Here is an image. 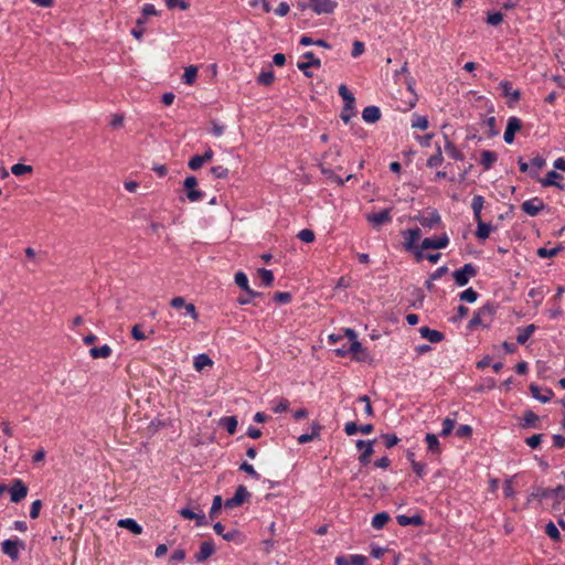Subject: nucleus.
Masks as SVG:
<instances>
[{
	"mask_svg": "<svg viewBox=\"0 0 565 565\" xmlns=\"http://www.w3.org/2000/svg\"><path fill=\"white\" fill-rule=\"evenodd\" d=\"M524 426H534V424L539 420V416L532 412V411H526L524 413Z\"/></svg>",
	"mask_w": 565,
	"mask_h": 565,
	"instance_id": "58",
	"label": "nucleus"
},
{
	"mask_svg": "<svg viewBox=\"0 0 565 565\" xmlns=\"http://www.w3.org/2000/svg\"><path fill=\"white\" fill-rule=\"evenodd\" d=\"M494 311L495 310L492 303L488 302L483 305L477 311L473 312V316L468 323V328L475 329L479 326L488 327L492 321Z\"/></svg>",
	"mask_w": 565,
	"mask_h": 565,
	"instance_id": "2",
	"label": "nucleus"
},
{
	"mask_svg": "<svg viewBox=\"0 0 565 565\" xmlns=\"http://www.w3.org/2000/svg\"><path fill=\"white\" fill-rule=\"evenodd\" d=\"M309 7L317 14L332 13L337 7V2L332 0H309Z\"/></svg>",
	"mask_w": 565,
	"mask_h": 565,
	"instance_id": "12",
	"label": "nucleus"
},
{
	"mask_svg": "<svg viewBox=\"0 0 565 565\" xmlns=\"http://www.w3.org/2000/svg\"><path fill=\"white\" fill-rule=\"evenodd\" d=\"M543 435L542 434H535L529 438L525 439V443L531 448H536L542 443Z\"/></svg>",
	"mask_w": 565,
	"mask_h": 565,
	"instance_id": "63",
	"label": "nucleus"
},
{
	"mask_svg": "<svg viewBox=\"0 0 565 565\" xmlns=\"http://www.w3.org/2000/svg\"><path fill=\"white\" fill-rule=\"evenodd\" d=\"M222 537L227 542H236L238 544L243 543V535L238 530H232L224 534H222Z\"/></svg>",
	"mask_w": 565,
	"mask_h": 565,
	"instance_id": "38",
	"label": "nucleus"
},
{
	"mask_svg": "<svg viewBox=\"0 0 565 565\" xmlns=\"http://www.w3.org/2000/svg\"><path fill=\"white\" fill-rule=\"evenodd\" d=\"M367 222H370L374 227H380L383 224L390 223L392 221L391 209H384L379 213L366 215Z\"/></svg>",
	"mask_w": 565,
	"mask_h": 565,
	"instance_id": "13",
	"label": "nucleus"
},
{
	"mask_svg": "<svg viewBox=\"0 0 565 565\" xmlns=\"http://www.w3.org/2000/svg\"><path fill=\"white\" fill-rule=\"evenodd\" d=\"M478 270L475 265L471 263L465 264L460 269H457L452 273L455 282L463 287L469 282V279L477 276Z\"/></svg>",
	"mask_w": 565,
	"mask_h": 565,
	"instance_id": "3",
	"label": "nucleus"
},
{
	"mask_svg": "<svg viewBox=\"0 0 565 565\" xmlns=\"http://www.w3.org/2000/svg\"><path fill=\"white\" fill-rule=\"evenodd\" d=\"M563 179V175L556 171H550L546 173L545 178L539 179V182L542 184V186H555L559 190L565 189V184L559 182V180Z\"/></svg>",
	"mask_w": 565,
	"mask_h": 565,
	"instance_id": "14",
	"label": "nucleus"
},
{
	"mask_svg": "<svg viewBox=\"0 0 565 565\" xmlns=\"http://www.w3.org/2000/svg\"><path fill=\"white\" fill-rule=\"evenodd\" d=\"M180 515L188 520H195L198 526H203L207 524L205 514H199L193 512L188 508H183L179 511Z\"/></svg>",
	"mask_w": 565,
	"mask_h": 565,
	"instance_id": "22",
	"label": "nucleus"
},
{
	"mask_svg": "<svg viewBox=\"0 0 565 565\" xmlns=\"http://www.w3.org/2000/svg\"><path fill=\"white\" fill-rule=\"evenodd\" d=\"M449 244V237L446 233L438 237H426L422 241V249H443Z\"/></svg>",
	"mask_w": 565,
	"mask_h": 565,
	"instance_id": "5",
	"label": "nucleus"
},
{
	"mask_svg": "<svg viewBox=\"0 0 565 565\" xmlns=\"http://www.w3.org/2000/svg\"><path fill=\"white\" fill-rule=\"evenodd\" d=\"M546 534L553 540H559L561 533L553 522H550L545 527Z\"/></svg>",
	"mask_w": 565,
	"mask_h": 565,
	"instance_id": "55",
	"label": "nucleus"
},
{
	"mask_svg": "<svg viewBox=\"0 0 565 565\" xmlns=\"http://www.w3.org/2000/svg\"><path fill=\"white\" fill-rule=\"evenodd\" d=\"M33 168L31 166L22 164V163H15L11 167V172L17 175H23L25 173H31Z\"/></svg>",
	"mask_w": 565,
	"mask_h": 565,
	"instance_id": "42",
	"label": "nucleus"
},
{
	"mask_svg": "<svg viewBox=\"0 0 565 565\" xmlns=\"http://www.w3.org/2000/svg\"><path fill=\"white\" fill-rule=\"evenodd\" d=\"M419 333L422 338L428 340L430 343H439L445 338L443 332L430 329L429 327H422L419 329Z\"/></svg>",
	"mask_w": 565,
	"mask_h": 565,
	"instance_id": "17",
	"label": "nucleus"
},
{
	"mask_svg": "<svg viewBox=\"0 0 565 565\" xmlns=\"http://www.w3.org/2000/svg\"><path fill=\"white\" fill-rule=\"evenodd\" d=\"M491 225L488 224V223H484V222H479V225L477 226V232H476V236L479 238V239H487L491 233Z\"/></svg>",
	"mask_w": 565,
	"mask_h": 565,
	"instance_id": "36",
	"label": "nucleus"
},
{
	"mask_svg": "<svg viewBox=\"0 0 565 565\" xmlns=\"http://www.w3.org/2000/svg\"><path fill=\"white\" fill-rule=\"evenodd\" d=\"M374 452L373 445H367V447L362 450L361 455L359 456V461L362 466H366L370 462L371 456Z\"/></svg>",
	"mask_w": 565,
	"mask_h": 565,
	"instance_id": "45",
	"label": "nucleus"
},
{
	"mask_svg": "<svg viewBox=\"0 0 565 565\" xmlns=\"http://www.w3.org/2000/svg\"><path fill=\"white\" fill-rule=\"evenodd\" d=\"M212 364L213 361L205 353L198 354L193 361V366L199 372L202 371L205 366H212Z\"/></svg>",
	"mask_w": 565,
	"mask_h": 565,
	"instance_id": "28",
	"label": "nucleus"
},
{
	"mask_svg": "<svg viewBox=\"0 0 565 565\" xmlns=\"http://www.w3.org/2000/svg\"><path fill=\"white\" fill-rule=\"evenodd\" d=\"M443 161H444V157L441 153V149H440V147H437L436 153L428 158L427 167H429V168L438 167L443 163Z\"/></svg>",
	"mask_w": 565,
	"mask_h": 565,
	"instance_id": "40",
	"label": "nucleus"
},
{
	"mask_svg": "<svg viewBox=\"0 0 565 565\" xmlns=\"http://www.w3.org/2000/svg\"><path fill=\"white\" fill-rule=\"evenodd\" d=\"M273 299L279 303H288L291 300L290 292L277 291L274 294Z\"/></svg>",
	"mask_w": 565,
	"mask_h": 565,
	"instance_id": "59",
	"label": "nucleus"
},
{
	"mask_svg": "<svg viewBox=\"0 0 565 565\" xmlns=\"http://www.w3.org/2000/svg\"><path fill=\"white\" fill-rule=\"evenodd\" d=\"M561 250H562V247H554L551 249L541 247L537 249V256H540L542 258H551V257L556 256Z\"/></svg>",
	"mask_w": 565,
	"mask_h": 565,
	"instance_id": "47",
	"label": "nucleus"
},
{
	"mask_svg": "<svg viewBox=\"0 0 565 565\" xmlns=\"http://www.w3.org/2000/svg\"><path fill=\"white\" fill-rule=\"evenodd\" d=\"M274 73L271 71H263L258 77L257 82L262 85L268 86L274 82Z\"/></svg>",
	"mask_w": 565,
	"mask_h": 565,
	"instance_id": "44",
	"label": "nucleus"
},
{
	"mask_svg": "<svg viewBox=\"0 0 565 565\" xmlns=\"http://www.w3.org/2000/svg\"><path fill=\"white\" fill-rule=\"evenodd\" d=\"M166 6L168 9H174L179 7L181 10H188L190 4L184 0H166Z\"/></svg>",
	"mask_w": 565,
	"mask_h": 565,
	"instance_id": "54",
	"label": "nucleus"
},
{
	"mask_svg": "<svg viewBox=\"0 0 565 565\" xmlns=\"http://www.w3.org/2000/svg\"><path fill=\"white\" fill-rule=\"evenodd\" d=\"M530 391L532 393V396L542 403H546L551 401V398L553 397V392L551 390H547L546 394L542 395V393H540V387L535 384L530 385Z\"/></svg>",
	"mask_w": 565,
	"mask_h": 565,
	"instance_id": "30",
	"label": "nucleus"
},
{
	"mask_svg": "<svg viewBox=\"0 0 565 565\" xmlns=\"http://www.w3.org/2000/svg\"><path fill=\"white\" fill-rule=\"evenodd\" d=\"M403 235L405 237V249L414 250L416 248V242L420 238V230L418 227L411 228L403 232Z\"/></svg>",
	"mask_w": 565,
	"mask_h": 565,
	"instance_id": "16",
	"label": "nucleus"
},
{
	"mask_svg": "<svg viewBox=\"0 0 565 565\" xmlns=\"http://www.w3.org/2000/svg\"><path fill=\"white\" fill-rule=\"evenodd\" d=\"M445 151L454 160H463L465 158L463 153L449 140H446Z\"/></svg>",
	"mask_w": 565,
	"mask_h": 565,
	"instance_id": "32",
	"label": "nucleus"
},
{
	"mask_svg": "<svg viewBox=\"0 0 565 565\" xmlns=\"http://www.w3.org/2000/svg\"><path fill=\"white\" fill-rule=\"evenodd\" d=\"M416 220H418L422 226L429 228L436 227L441 222V217L436 210L431 211L427 216L416 217Z\"/></svg>",
	"mask_w": 565,
	"mask_h": 565,
	"instance_id": "19",
	"label": "nucleus"
},
{
	"mask_svg": "<svg viewBox=\"0 0 565 565\" xmlns=\"http://www.w3.org/2000/svg\"><path fill=\"white\" fill-rule=\"evenodd\" d=\"M497 160L498 156L495 152L490 150H483L481 152L480 163L483 166L484 170H490Z\"/></svg>",
	"mask_w": 565,
	"mask_h": 565,
	"instance_id": "26",
	"label": "nucleus"
},
{
	"mask_svg": "<svg viewBox=\"0 0 565 565\" xmlns=\"http://www.w3.org/2000/svg\"><path fill=\"white\" fill-rule=\"evenodd\" d=\"M249 497H250V493L247 491L246 487L238 486L236 488L234 495L232 498L227 499L225 501L224 505L227 509L238 507V505L243 504Z\"/></svg>",
	"mask_w": 565,
	"mask_h": 565,
	"instance_id": "10",
	"label": "nucleus"
},
{
	"mask_svg": "<svg viewBox=\"0 0 565 565\" xmlns=\"http://www.w3.org/2000/svg\"><path fill=\"white\" fill-rule=\"evenodd\" d=\"M484 199L482 195H475L471 202V209L473 212H481L483 209Z\"/></svg>",
	"mask_w": 565,
	"mask_h": 565,
	"instance_id": "56",
	"label": "nucleus"
},
{
	"mask_svg": "<svg viewBox=\"0 0 565 565\" xmlns=\"http://www.w3.org/2000/svg\"><path fill=\"white\" fill-rule=\"evenodd\" d=\"M362 118L365 122L374 124L381 118V110L377 106H367L362 111Z\"/></svg>",
	"mask_w": 565,
	"mask_h": 565,
	"instance_id": "21",
	"label": "nucleus"
},
{
	"mask_svg": "<svg viewBox=\"0 0 565 565\" xmlns=\"http://www.w3.org/2000/svg\"><path fill=\"white\" fill-rule=\"evenodd\" d=\"M339 95L342 97L344 106H347V109H354V95L348 89V87L344 84L340 85Z\"/></svg>",
	"mask_w": 565,
	"mask_h": 565,
	"instance_id": "25",
	"label": "nucleus"
},
{
	"mask_svg": "<svg viewBox=\"0 0 565 565\" xmlns=\"http://www.w3.org/2000/svg\"><path fill=\"white\" fill-rule=\"evenodd\" d=\"M239 469L245 471L246 473H248L254 479L258 480L260 478L259 473L254 469V467L250 463L246 462V461H244L241 465Z\"/></svg>",
	"mask_w": 565,
	"mask_h": 565,
	"instance_id": "61",
	"label": "nucleus"
},
{
	"mask_svg": "<svg viewBox=\"0 0 565 565\" xmlns=\"http://www.w3.org/2000/svg\"><path fill=\"white\" fill-rule=\"evenodd\" d=\"M396 520L401 526H408V525L422 526L424 524V520L419 514H415L413 516H407V515L401 514V515H397Z\"/></svg>",
	"mask_w": 565,
	"mask_h": 565,
	"instance_id": "23",
	"label": "nucleus"
},
{
	"mask_svg": "<svg viewBox=\"0 0 565 565\" xmlns=\"http://www.w3.org/2000/svg\"><path fill=\"white\" fill-rule=\"evenodd\" d=\"M222 425L226 428L230 435H234L237 428V419L235 416L223 417Z\"/></svg>",
	"mask_w": 565,
	"mask_h": 565,
	"instance_id": "37",
	"label": "nucleus"
},
{
	"mask_svg": "<svg viewBox=\"0 0 565 565\" xmlns=\"http://www.w3.org/2000/svg\"><path fill=\"white\" fill-rule=\"evenodd\" d=\"M117 525L122 529L129 530L135 535H139L142 533V526L136 522L134 519H120L117 522Z\"/></svg>",
	"mask_w": 565,
	"mask_h": 565,
	"instance_id": "24",
	"label": "nucleus"
},
{
	"mask_svg": "<svg viewBox=\"0 0 565 565\" xmlns=\"http://www.w3.org/2000/svg\"><path fill=\"white\" fill-rule=\"evenodd\" d=\"M427 448L433 454H440V444L438 437L435 434H427L425 437Z\"/></svg>",
	"mask_w": 565,
	"mask_h": 565,
	"instance_id": "31",
	"label": "nucleus"
},
{
	"mask_svg": "<svg viewBox=\"0 0 565 565\" xmlns=\"http://www.w3.org/2000/svg\"><path fill=\"white\" fill-rule=\"evenodd\" d=\"M111 352H113L111 348L108 344H104L98 348H92L89 350V355L93 359H107L111 355Z\"/></svg>",
	"mask_w": 565,
	"mask_h": 565,
	"instance_id": "27",
	"label": "nucleus"
},
{
	"mask_svg": "<svg viewBox=\"0 0 565 565\" xmlns=\"http://www.w3.org/2000/svg\"><path fill=\"white\" fill-rule=\"evenodd\" d=\"M390 521V515L386 512L376 513L372 519V526L376 530L382 529Z\"/></svg>",
	"mask_w": 565,
	"mask_h": 565,
	"instance_id": "33",
	"label": "nucleus"
},
{
	"mask_svg": "<svg viewBox=\"0 0 565 565\" xmlns=\"http://www.w3.org/2000/svg\"><path fill=\"white\" fill-rule=\"evenodd\" d=\"M234 279H235V284L239 288H242L244 291H246L249 297H259L260 296V292L254 291L253 289L249 288L248 278L243 271L236 273Z\"/></svg>",
	"mask_w": 565,
	"mask_h": 565,
	"instance_id": "18",
	"label": "nucleus"
},
{
	"mask_svg": "<svg viewBox=\"0 0 565 565\" xmlns=\"http://www.w3.org/2000/svg\"><path fill=\"white\" fill-rule=\"evenodd\" d=\"M459 299L461 301H467V302L472 303L478 299V292L476 290H473L472 288H468L459 295Z\"/></svg>",
	"mask_w": 565,
	"mask_h": 565,
	"instance_id": "41",
	"label": "nucleus"
},
{
	"mask_svg": "<svg viewBox=\"0 0 565 565\" xmlns=\"http://www.w3.org/2000/svg\"><path fill=\"white\" fill-rule=\"evenodd\" d=\"M298 238L305 243H312L315 241V233L309 228H303L298 233Z\"/></svg>",
	"mask_w": 565,
	"mask_h": 565,
	"instance_id": "53",
	"label": "nucleus"
},
{
	"mask_svg": "<svg viewBox=\"0 0 565 565\" xmlns=\"http://www.w3.org/2000/svg\"><path fill=\"white\" fill-rule=\"evenodd\" d=\"M452 415H454V418L446 417L443 420V429L440 431V436L446 437V436L450 435L452 429L455 428L457 413H454Z\"/></svg>",
	"mask_w": 565,
	"mask_h": 565,
	"instance_id": "34",
	"label": "nucleus"
},
{
	"mask_svg": "<svg viewBox=\"0 0 565 565\" xmlns=\"http://www.w3.org/2000/svg\"><path fill=\"white\" fill-rule=\"evenodd\" d=\"M522 128V121L520 118L512 116L508 119L507 128L503 135V139L507 143L514 141L515 132Z\"/></svg>",
	"mask_w": 565,
	"mask_h": 565,
	"instance_id": "11",
	"label": "nucleus"
},
{
	"mask_svg": "<svg viewBox=\"0 0 565 565\" xmlns=\"http://www.w3.org/2000/svg\"><path fill=\"white\" fill-rule=\"evenodd\" d=\"M413 128H418L422 130H425L428 128V119L426 116L420 115H414L413 121H412Z\"/></svg>",
	"mask_w": 565,
	"mask_h": 565,
	"instance_id": "43",
	"label": "nucleus"
},
{
	"mask_svg": "<svg viewBox=\"0 0 565 565\" xmlns=\"http://www.w3.org/2000/svg\"><path fill=\"white\" fill-rule=\"evenodd\" d=\"M198 180L194 175H189L184 180V189L186 190V198L191 202H198L203 199V192L196 190Z\"/></svg>",
	"mask_w": 565,
	"mask_h": 565,
	"instance_id": "9",
	"label": "nucleus"
},
{
	"mask_svg": "<svg viewBox=\"0 0 565 565\" xmlns=\"http://www.w3.org/2000/svg\"><path fill=\"white\" fill-rule=\"evenodd\" d=\"M222 504H223L222 497L221 495H215L214 499H213V502H212V507H211L210 513H209L211 519L216 518L217 513L220 512V510L222 508Z\"/></svg>",
	"mask_w": 565,
	"mask_h": 565,
	"instance_id": "46",
	"label": "nucleus"
},
{
	"mask_svg": "<svg viewBox=\"0 0 565 565\" xmlns=\"http://www.w3.org/2000/svg\"><path fill=\"white\" fill-rule=\"evenodd\" d=\"M303 58L308 60L307 62H298L297 67L302 71L306 77H312V73L309 71L310 67L319 68L321 66L320 58L316 57L313 52H306L302 55Z\"/></svg>",
	"mask_w": 565,
	"mask_h": 565,
	"instance_id": "6",
	"label": "nucleus"
},
{
	"mask_svg": "<svg viewBox=\"0 0 565 565\" xmlns=\"http://www.w3.org/2000/svg\"><path fill=\"white\" fill-rule=\"evenodd\" d=\"M25 544L21 540H6L1 544V551L3 554L9 556L12 561H17L19 558V553L21 550H24Z\"/></svg>",
	"mask_w": 565,
	"mask_h": 565,
	"instance_id": "4",
	"label": "nucleus"
},
{
	"mask_svg": "<svg viewBox=\"0 0 565 565\" xmlns=\"http://www.w3.org/2000/svg\"><path fill=\"white\" fill-rule=\"evenodd\" d=\"M546 205L542 199L535 196L524 201L521 205L522 211L529 216H536L540 212L545 210Z\"/></svg>",
	"mask_w": 565,
	"mask_h": 565,
	"instance_id": "7",
	"label": "nucleus"
},
{
	"mask_svg": "<svg viewBox=\"0 0 565 565\" xmlns=\"http://www.w3.org/2000/svg\"><path fill=\"white\" fill-rule=\"evenodd\" d=\"M204 164L203 160L201 159V157L199 154L196 156H193L189 162H188V166L191 170H198L200 169L202 166Z\"/></svg>",
	"mask_w": 565,
	"mask_h": 565,
	"instance_id": "64",
	"label": "nucleus"
},
{
	"mask_svg": "<svg viewBox=\"0 0 565 565\" xmlns=\"http://www.w3.org/2000/svg\"><path fill=\"white\" fill-rule=\"evenodd\" d=\"M321 172L328 179L332 180L333 182L338 183L339 185L344 184V180L342 178H340L339 175H337L331 169L321 166Z\"/></svg>",
	"mask_w": 565,
	"mask_h": 565,
	"instance_id": "48",
	"label": "nucleus"
},
{
	"mask_svg": "<svg viewBox=\"0 0 565 565\" xmlns=\"http://www.w3.org/2000/svg\"><path fill=\"white\" fill-rule=\"evenodd\" d=\"M9 491L11 501L14 503H19L22 499L26 497L29 490L21 479H14Z\"/></svg>",
	"mask_w": 565,
	"mask_h": 565,
	"instance_id": "8",
	"label": "nucleus"
},
{
	"mask_svg": "<svg viewBox=\"0 0 565 565\" xmlns=\"http://www.w3.org/2000/svg\"><path fill=\"white\" fill-rule=\"evenodd\" d=\"M382 439L384 441V445L387 447V448H392L394 447L395 445H397V443L399 441V439L397 438L396 435L394 434H384L382 435Z\"/></svg>",
	"mask_w": 565,
	"mask_h": 565,
	"instance_id": "57",
	"label": "nucleus"
},
{
	"mask_svg": "<svg viewBox=\"0 0 565 565\" xmlns=\"http://www.w3.org/2000/svg\"><path fill=\"white\" fill-rule=\"evenodd\" d=\"M500 89L502 90V95L504 97H509L512 103H516L521 98V93L519 89H512V84L508 81H502L499 84Z\"/></svg>",
	"mask_w": 565,
	"mask_h": 565,
	"instance_id": "20",
	"label": "nucleus"
},
{
	"mask_svg": "<svg viewBox=\"0 0 565 565\" xmlns=\"http://www.w3.org/2000/svg\"><path fill=\"white\" fill-rule=\"evenodd\" d=\"M349 351L350 353L353 354V356L356 355L358 353L369 355L367 351L362 347V344L358 340H354L350 343Z\"/></svg>",
	"mask_w": 565,
	"mask_h": 565,
	"instance_id": "52",
	"label": "nucleus"
},
{
	"mask_svg": "<svg viewBox=\"0 0 565 565\" xmlns=\"http://www.w3.org/2000/svg\"><path fill=\"white\" fill-rule=\"evenodd\" d=\"M258 275L266 287H270L274 282V274L269 269L260 268L258 269Z\"/></svg>",
	"mask_w": 565,
	"mask_h": 565,
	"instance_id": "39",
	"label": "nucleus"
},
{
	"mask_svg": "<svg viewBox=\"0 0 565 565\" xmlns=\"http://www.w3.org/2000/svg\"><path fill=\"white\" fill-rule=\"evenodd\" d=\"M215 553V546L212 541H204L200 545L199 552L195 554V561L203 563Z\"/></svg>",
	"mask_w": 565,
	"mask_h": 565,
	"instance_id": "15",
	"label": "nucleus"
},
{
	"mask_svg": "<svg viewBox=\"0 0 565 565\" xmlns=\"http://www.w3.org/2000/svg\"><path fill=\"white\" fill-rule=\"evenodd\" d=\"M360 403H364V413L367 417H372L374 415L373 407L371 404V399L367 395H362L358 399Z\"/></svg>",
	"mask_w": 565,
	"mask_h": 565,
	"instance_id": "50",
	"label": "nucleus"
},
{
	"mask_svg": "<svg viewBox=\"0 0 565 565\" xmlns=\"http://www.w3.org/2000/svg\"><path fill=\"white\" fill-rule=\"evenodd\" d=\"M212 174L217 179H224L228 175V169L222 166H216L211 169Z\"/></svg>",
	"mask_w": 565,
	"mask_h": 565,
	"instance_id": "62",
	"label": "nucleus"
},
{
	"mask_svg": "<svg viewBox=\"0 0 565 565\" xmlns=\"http://www.w3.org/2000/svg\"><path fill=\"white\" fill-rule=\"evenodd\" d=\"M196 75L198 68L195 66L191 65L186 67L182 77L183 83L186 85H192L196 79Z\"/></svg>",
	"mask_w": 565,
	"mask_h": 565,
	"instance_id": "35",
	"label": "nucleus"
},
{
	"mask_svg": "<svg viewBox=\"0 0 565 565\" xmlns=\"http://www.w3.org/2000/svg\"><path fill=\"white\" fill-rule=\"evenodd\" d=\"M503 21V14L499 11L488 12L487 23L490 25H499Z\"/></svg>",
	"mask_w": 565,
	"mask_h": 565,
	"instance_id": "49",
	"label": "nucleus"
},
{
	"mask_svg": "<svg viewBox=\"0 0 565 565\" xmlns=\"http://www.w3.org/2000/svg\"><path fill=\"white\" fill-rule=\"evenodd\" d=\"M543 499H552L553 509L558 510L561 503L565 500V487L562 484L556 488L534 487L527 497V503H531L533 500L542 501Z\"/></svg>",
	"mask_w": 565,
	"mask_h": 565,
	"instance_id": "1",
	"label": "nucleus"
},
{
	"mask_svg": "<svg viewBox=\"0 0 565 565\" xmlns=\"http://www.w3.org/2000/svg\"><path fill=\"white\" fill-rule=\"evenodd\" d=\"M150 15H158V11L153 4L147 3L142 7L141 17L137 19L136 23L138 25H145L147 18Z\"/></svg>",
	"mask_w": 565,
	"mask_h": 565,
	"instance_id": "29",
	"label": "nucleus"
},
{
	"mask_svg": "<svg viewBox=\"0 0 565 565\" xmlns=\"http://www.w3.org/2000/svg\"><path fill=\"white\" fill-rule=\"evenodd\" d=\"M484 125L488 127V136L494 137L499 134L497 129V121L494 117H489L484 120Z\"/></svg>",
	"mask_w": 565,
	"mask_h": 565,
	"instance_id": "51",
	"label": "nucleus"
},
{
	"mask_svg": "<svg viewBox=\"0 0 565 565\" xmlns=\"http://www.w3.org/2000/svg\"><path fill=\"white\" fill-rule=\"evenodd\" d=\"M456 435L460 438H468L472 435V428L469 425H460L456 430Z\"/></svg>",
	"mask_w": 565,
	"mask_h": 565,
	"instance_id": "60",
	"label": "nucleus"
}]
</instances>
